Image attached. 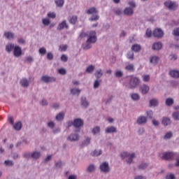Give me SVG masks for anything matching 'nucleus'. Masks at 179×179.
Listing matches in <instances>:
<instances>
[{"mask_svg": "<svg viewBox=\"0 0 179 179\" xmlns=\"http://www.w3.org/2000/svg\"><path fill=\"white\" fill-rule=\"evenodd\" d=\"M80 37H81V38H83V37H88L86 43L83 45V50H89L92 48V44H94V43L97 41V36L95 31H90L87 33L82 32L80 34Z\"/></svg>", "mask_w": 179, "mask_h": 179, "instance_id": "1", "label": "nucleus"}, {"mask_svg": "<svg viewBox=\"0 0 179 179\" xmlns=\"http://www.w3.org/2000/svg\"><path fill=\"white\" fill-rule=\"evenodd\" d=\"M129 78H130L129 80V86L130 89H135V87H137L139 86V84L141 83V80L138 77H135L134 76H129Z\"/></svg>", "mask_w": 179, "mask_h": 179, "instance_id": "2", "label": "nucleus"}, {"mask_svg": "<svg viewBox=\"0 0 179 179\" xmlns=\"http://www.w3.org/2000/svg\"><path fill=\"white\" fill-rule=\"evenodd\" d=\"M121 157L122 159H125L128 157V159H127V163L128 164H131V163H132V162L134 161V159H135L136 156L135 153L129 154L127 152H124L121 154Z\"/></svg>", "mask_w": 179, "mask_h": 179, "instance_id": "3", "label": "nucleus"}, {"mask_svg": "<svg viewBox=\"0 0 179 179\" xmlns=\"http://www.w3.org/2000/svg\"><path fill=\"white\" fill-rule=\"evenodd\" d=\"M164 5L168 9H170V10H176V9L178 8V5H177L176 3L172 2L170 0L165 1Z\"/></svg>", "mask_w": 179, "mask_h": 179, "instance_id": "4", "label": "nucleus"}, {"mask_svg": "<svg viewBox=\"0 0 179 179\" xmlns=\"http://www.w3.org/2000/svg\"><path fill=\"white\" fill-rule=\"evenodd\" d=\"M41 156L40 152H34L31 155L30 153H25L24 155V157L29 159V157H32V159H38Z\"/></svg>", "mask_w": 179, "mask_h": 179, "instance_id": "5", "label": "nucleus"}, {"mask_svg": "<svg viewBox=\"0 0 179 179\" xmlns=\"http://www.w3.org/2000/svg\"><path fill=\"white\" fill-rule=\"evenodd\" d=\"M99 169L103 173H108L110 171V166L107 162H103L100 165Z\"/></svg>", "mask_w": 179, "mask_h": 179, "instance_id": "6", "label": "nucleus"}, {"mask_svg": "<svg viewBox=\"0 0 179 179\" xmlns=\"http://www.w3.org/2000/svg\"><path fill=\"white\" fill-rule=\"evenodd\" d=\"M153 36L157 38H162L164 36V33L161 29H156L153 31Z\"/></svg>", "mask_w": 179, "mask_h": 179, "instance_id": "7", "label": "nucleus"}, {"mask_svg": "<svg viewBox=\"0 0 179 179\" xmlns=\"http://www.w3.org/2000/svg\"><path fill=\"white\" fill-rule=\"evenodd\" d=\"M162 159L164 160H173L174 159V153L173 152H164Z\"/></svg>", "mask_w": 179, "mask_h": 179, "instance_id": "8", "label": "nucleus"}, {"mask_svg": "<svg viewBox=\"0 0 179 179\" xmlns=\"http://www.w3.org/2000/svg\"><path fill=\"white\" fill-rule=\"evenodd\" d=\"M73 125L75 128H81V127H83V120L82 119H76L73 121Z\"/></svg>", "mask_w": 179, "mask_h": 179, "instance_id": "9", "label": "nucleus"}, {"mask_svg": "<svg viewBox=\"0 0 179 179\" xmlns=\"http://www.w3.org/2000/svg\"><path fill=\"white\" fill-rule=\"evenodd\" d=\"M13 54L15 57L19 58L22 55V48L19 46H15Z\"/></svg>", "mask_w": 179, "mask_h": 179, "instance_id": "10", "label": "nucleus"}, {"mask_svg": "<svg viewBox=\"0 0 179 179\" xmlns=\"http://www.w3.org/2000/svg\"><path fill=\"white\" fill-rule=\"evenodd\" d=\"M68 24H66V20H63L57 26V30H63V29H69Z\"/></svg>", "mask_w": 179, "mask_h": 179, "instance_id": "11", "label": "nucleus"}, {"mask_svg": "<svg viewBox=\"0 0 179 179\" xmlns=\"http://www.w3.org/2000/svg\"><path fill=\"white\" fill-rule=\"evenodd\" d=\"M41 81L48 83V82H55V78L44 76L41 78Z\"/></svg>", "mask_w": 179, "mask_h": 179, "instance_id": "12", "label": "nucleus"}, {"mask_svg": "<svg viewBox=\"0 0 179 179\" xmlns=\"http://www.w3.org/2000/svg\"><path fill=\"white\" fill-rule=\"evenodd\" d=\"M140 90L142 94H146V93L149 92L150 88H149V86L144 84L140 87Z\"/></svg>", "mask_w": 179, "mask_h": 179, "instance_id": "13", "label": "nucleus"}, {"mask_svg": "<svg viewBox=\"0 0 179 179\" xmlns=\"http://www.w3.org/2000/svg\"><path fill=\"white\" fill-rule=\"evenodd\" d=\"M169 75L172 78H175L176 79H178L179 78V71L177 70H172L169 72Z\"/></svg>", "mask_w": 179, "mask_h": 179, "instance_id": "14", "label": "nucleus"}, {"mask_svg": "<svg viewBox=\"0 0 179 179\" xmlns=\"http://www.w3.org/2000/svg\"><path fill=\"white\" fill-rule=\"evenodd\" d=\"M105 132L106 134H114V132H117V128L113 126L107 127Z\"/></svg>", "mask_w": 179, "mask_h": 179, "instance_id": "15", "label": "nucleus"}, {"mask_svg": "<svg viewBox=\"0 0 179 179\" xmlns=\"http://www.w3.org/2000/svg\"><path fill=\"white\" fill-rule=\"evenodd\" d=\"M148 118H146V117L140 116L137 120V123H138L139 124H146Z\"/></svg>", "mask_w": 179, "mask_h": 179, "instance_id": "16", "label": "nucleus"}, {"mask_svg": "<svg viewBox=\"0 0 179 179\" xmlns=\"http://www.w3.org/2000/svg\"><path fill=\"white\" fill-rule=\"evenodd\" d=\"M124 15H127V16H131L134 15V9L131 8H126L124 10Z\"/></svg>", "mask_w": 179, "mask_h": 179, "instance_id": "17", "label": "nucleus"}, {"mask_svg": "<svg viewBox=\"0 0 179 179\" xmlns=\"http://www.w3.org/2000/svg\"><path fill=\"white\" fill-rule=\"evenodd\" d=\"M69 141H79V135L78 134H71L69 138Z\"/></svg>", "mask_w": 179, "mask_h": 179, "instance_id": "18", "label": "nucleus"}, {"mask_svg": "<svg viewBox=\"0 0 179 179\" xmlns=\"http://www.w3.org/2000/svg\"><path fill=\"white\" fill-rule=\"evenodd\" d=\"M171 124V120L169 117H163L162 119V124L164 127H167V125H170Z\"/></svg>", "mask_w": 179, "mask_h": 179, "instance_id": "19", "label": "nucleus"}, {"mask_svg": "<svg viewBox=\"0 0 179 179\" xmlns=\"http://www.w3.org/2000/svg\"><path fill=\"white\" fill-rule=\"evenodd\" d=\"M99 10L94 7H92L87 10V15H93L94 13H98Z\"/></svg>", "mask_w": 179, "mask_h": 179, "instance_id": "20", "label": "nucleus"}, {"mask_svg": "<svg viewBox=\"0 0 179 179\" xmlns=\"http://www.w3.org/2000/svg\"><path fill=\"white\" fill-rule=\"evenodd\" d=\"M162 47H163V45L162 44V43L158 42V43H155L153 44L152 45V50H162Z\"/></svg>", "mask_w": 179, "mask_h": 179, "instance_id": "21", "label": "nucleus"}, {"mask_svg": "<svg viewBox=\"0 0 179 179\" xmlns=\"http://www.w3.org/2000/svg\"><path fill=\"white\" fill-rule=\"evenodd\" d=\"M13 50H15V45L14 44L9 43V44L6 45V51H7V52H11V51Z\"/></svg>", "mask_w": 179, "mask_h": 179, "instance_id": "22", "label": "nucleus"}, {"mask_svg": "<svg viewBox=\"0 0 179 179\" xmlns=\"http://www.w3.org/2000/svg\"><path fill=\"white\" fill-rule=\"evenodd\" d=\"M141 45L134 44L131 47V51H134L135 52H139L141 51Z\"/></svg>", "mask_w": 179, "mask_h": 179, "instance_id": "23", "label": "nucleus"}, {"mask_svg": "<svg viewBox=\"0 0 179 179\" xmlns=\"http://www.w3.org/2000/svg\"><path fill=\"white\" fill-rule=\"evenodd\" d=\"M20 83L22 87H27V86H29V80H27L26 78H22Z\"/></svg>", "mask_w": 179, "mask_h": 179, "instance_id": "24", "label": "nucleus"}, {"mask_svg": "<svg viewBox=\"0 0 179 179\" xmlns=\"http://www.w3.org/2000/svg\"><path fill=\"white\" fill-rule=\"evenodd\" d=\"M159 57L157 56H152L150 58V62L151 64H153L154 65H156V64H157V62H159Z\"/></svg>", "mask_w": 179, "mask_h": 179, "instance_id": "25", "label": "nucleus"}, {"mask_svg": "<svg viewBox=\"0 0 179 179\" xmlns=\"http://www.w3.org/2000/svg\"><path fill=\"white\" fill-rule=\"evenodd\" d=\"M69 22L71 23V24H76V22H78V17L76 15H73L71 17H70Z\"/></svg>", "mask_w": 179, "mask_h": 179, "instance_id": "26", "label": "nucleus"}, {"mask_svg": "<svg viewBox=\"0 0 179 179\" xmlns=\"http://www.w3.org/2000/svg\"><path fill=\"white\" fill-rule=\"evenodd\" d=\"M4 36H5V37H6V38H8V40H12V39L15 38V34H13V33L5 32V33H4Z\"/></svg>", "mask_w": 179, "mask_h": 179, "instance_id": "27", "label": "nucleus"}, {"mask_svg": "<svg viewBox=\"0 0 179 179\" xmlns=\"http://www.w3.org/2000/svg\"><path fill=\"white\" fill-rule=\"evenodd\" d=\"M125 69H126V71H129L130 72H134V71H135V67H134V64H129L125 66Z\"/></svg>", "mask_w": 179, "mask_h": 179, "instance_id": "28", "label": "nucleus"}, {"mask_svg": "<svg viewBox=\"0 0 179 179\" xmlns=\"http://www.w3.org/2000/svg\"><path fill=\"white\" fill-rule=\"evenodd\" d=\"M157 104H159V101H157L156 99H153L150 101V106L151 107H156Z\"/></svg>", "mask_w": 179, "mask_h": 179, "instance_id": "29", "label": "nucleus"}, {"mask_svg": "<svg viewBox=\"0 0 179 179\" xmlns=\"http://www.w3.org/2000/svg\"><path fill=\"white\" fill-rule=\"evenodd\" d=\"M95 77L96 78V79H100V78H101V76H103V72L101 71V69L97 70L95 73Z\"/></svg>", "mask_w": 179, "mask_h": 179, "instance_id": "30", "label": "nucleus"}, {"mask_svg": "<svg viewBox=\"0 0 179 179\" xmlns=\"http://www.w3.org/2000/svg\"><path fill=\"white\" fill-rule=\"evenodd\" d=\"M65 117V114L64 113H60L56 116V120L57 121H62L64 117Z\"/></svg>", "mask_w": 179, "mask_h": 179, "instance_id": "31", "label": "nucleus"}, {"mask_svg": "<svg viewBox=\"0 0 179 179\" xmlns=\"http://www.w3.org/2000/svg\"><path fill=\"white\" fill-rule=\"evenodd\" d=\"M13 128L16 130V131H20V129H22V122H17L14 126Z\"/></svg>", "mask_w": 179, "mask_h": 179, "instance_id": "32", "label": "nucleus"}, {"mask_svg": "<svg viewBox=\"0 0 179 179\" xmlns=\"http://www.w3.org/2000/svg\"><path fill=\"white\" fill-rule=\"evenodd\" d=\"M81 104L84 107H87V106H89V102L87 101H86L85 97H82L81 98Z\"/></svg>", "mask_w": 179, "mask_h": 179, "instance_id": "33", "label": "nucleus"}, {"mask_svg": "<svg viewBox=\"0 0 179 179\" xmlns=\"http://www.w3.org/2000/svg\"><path fill=\"white\" fill-rule=\"evenodd\" d=\"M42 23L44 26H48L51 24V21L48 18H43L42 20Z\"/></svg>", "mask_w": 179, "mask_h": 179, "instance_id": "34", "label": "nucleus"}, {"mask_svg": "<svg viewBox=\"0 0 179 179\" xmlns=\"http://www.w3.org/2000/svg\"><path fill=\"white\" fill-rule=\"evenodd\" d=\"M127 58L131 61L134 60V55L133 52H129L127 55Z\"/></svg>", "mask_w": 179, "mask_h": 179, "instance_id": "35", "label": "nucleus"}, {"mask_svg": "<svg viewBox=\"0 0 179 179\" xmlns=\"http://www.w3.org/2000/svg\"><path fill=\"white\" fill-rule=\"evenodd\" d=\"M166 106H173V104H174V100L171 98H169L166 100Z\"/></svg>", "mask_w": 179, "mask_h": 179, "instance_id": "36", "label": "nucleus"}, {"mask_svg": "<svg viewBox=\"0 0 179 179\" xmlns=\"http://www.w3.org/2000/svg\"><path fill=\"white\" fill-rule=\"evenodd\" d=\"M99 19H100V16H99V15H92L90 18V22H96V20H99Z\"/></svg>", "mask_w": 179, "mask_h": 179, "instance_id": "37", "label": "nucleus"}, {"mask_svg": "<svg viewBox=\"0 0 179 179\" xmlns=\"http://www.w3.org/2000/svg\"><path fill=\"white\" fill-rule=\"evenodd\" d=\"M71 94H78V95H79V94H80V90H79V89H72L71 90Z\"/></svg>", "mask_w": 179, "mask_h": 179, "instance_id": "38", "label": "nucleus"}, {"mask_svg": "<svg viewBox=\"0 0 179 179\" xmlns=\"http://www.w3.org/2000/svg\"><path fill=\"white\" fill-rule=\"evenodd\" d=\"M94 71V66L93 65H90L89 66L87 69H86V71L88 73H90L91 72H93Z\"/></svg>", "mask_w": 179, "mask_h": 179, "instance_id": "39", "label": "nucleus"}, {"mask_svg": "<svg viewBox=\"0 0 179 179\" xmlns=\"http://www.w3.org/2000/svg\"><path fill=\"white\" fill-rule=\"evenodd\" d=\"M39 54H41V55H45V54H47V50L45 48H41L39 49Z\"/></svg>", "mask_w": 179, "mask_h": 179, "instance_id": "40", "label": "nucleus"}, {"mask_svg": "<svg viewBox=\"0 0 179 179\" xmlns=\"http://www.w3.org/2000/svg\"><path fill=\"white\" fill-rule=\"evenodd\" d=\"M48 17H50V19H55V17H57V14H55V13L53 12H49L48 13Z\"/></svg>", "mask_w": 179, "mask_h": 179, "instance_id": "41", "label": "nucleus"}, {"mask_svg": "<svg viewBox=\"0 0 179 179\" xmlns=\"http://www.w3.org/2000/svg\"><path fill=\"white\" fill-rule=\"evenodd\" d=\"M64 0H56L55 3L57 6H64Z\"/></svg>", "mask_w": 179, "mask_h": 179, "instance_id": "42", "label": "nucleus"}, {"mask_svg": "<svg viewBox=\"0 0 179 179\" xmlns=\"http://www.w3.org/2000/svg\"><path fill=\"white\" fill-rule=\"evenodd\" d=\"M142 78L143 82H149V80H150V76L149 75H143Z\"/></svg>", "mask_w": 179, "mask_h": 179, "instance_id": "43", "label": "nucleus"}, {"mask_svg": "<svg viewBox=\"0 0 179 179\" xmlns=\"http://www.w3.org/2000/svg\"><path fill=\"white\" fill-rule=\"evenodd\" d=\"M92 156H100V155H101V150H94L92 153H91Z\"/></svg>", "mask_w": 179, "mask_h": 179, "instance_id": "44", "label": "nucleus"}, {"mask_svg": "<svg viewBox=\"0 0 179 179\" xmlns=\"http://www.w3.org/2000/svg\"><path fill=\"white\" fill-rule=\"evenodd\" d=\"M148 168V164H141L138 166L139 170H145Z\"/></svg>", "mask_w": 179, "mask_h": 179, "instance_id": "45", "label": "nucleus"}, {"mask_svg": "<svg viewBox=\"0 0 179 179\" xmlns=\"http://www.w3.org/2000/svg\"><path fill=\"white\" fill-rule=\"evenodd\" d=\"M100 132V127H96L92 129V133L94 135H96V134H99Z\"/></svg>", "mask_w": 179, "mask_h": 179, "instance_id": "46", "label": "nucleus"}, {"mask_svg": "<svg viewBox=\"0 0 179 179\" xmlns=\"http://www.w3.org/2000/svg\"><path fill=\"white\" fill-rule=\"evenodd\" d=\"M131 99L133 100H139V99H140L139 94H136V93L132 94H131Z\"/></svg>", "mask_w": 179, "mask_h": 179, "instance_id": "47", "label": "nucleus"}, {"mask_svg": "<svg viewBox=\"0 0 179 179\" xmlns=\"http://www.w3.org/2000/svg\"><path fill=\"white\" fill-rule=\"evenodd\" d=\"M173 136V133L171 132H168L165 134L164 138V139H170Z\"/></svg>", "mask_w": 179, "mask_h": 179, "instance_id": "48", "label": "nucleus"}, {"mask_svg": "<svg viewBox=\"0 0 179 179\" xmlns=\"http://www.w3.org/2000/svg\"><path fill=\"white\" fill-rule=\"evenodd\" d=\"M173 118L176 120H179V112H175L173 113Z\"/></svg>", "mask_w": 179, "mask_h": 179, "instance_id": "49", "label": "nucleus"}, {"mask_svg": "<svg viewBox=\"0 0 179 179\" xmlns=\"http://www.w3.org/2000/svg\"><path fill=\"white\" fill-rule=\"evenodd\" d=\"M89 143H90V138L87 137L83 143V146H86V145H89Z\"/></svg>", "mask_w": 179, "mask_h": 179, "instance_id": "50", "label": "nucleus"}, {"mask_svg": "<svg viewBox=\"0 0 179 179\" xmlns=\"http://www.w3.org/2000/svg\"><path fill=\"white\" fill-rule=\"evenodd\" d=\"M58 72L60 75H66V70L65 69H59Z\"/></svg>", "mask_w": 179, "mask_h": 179, "instance_id": "51", "label": "nucleus"}, {"mask_svg": "<svg viewBox=\"0 0 179 179\" xmlns=\"http://www.w3.org/2000/svg\"><path fill=\"white\" fill-rule=\"evenodd\" d=\"M122 75H124V73H123L122 71H117L115 72V76H116L117 78H121V76H122Z\"/></svg>", "mask_w": 179, "mask_h": 179, "instance_id": "52", "label": "nucleus"}, {"mask_svg": "<svg viewBox=\"0 0 179 179\" xmlns=\"http://www.w3.org/2000/svg\"><path fill=\"white\" fill-rule=\"evenodd\" d=\"M60 51H65L66 50H68V45H62L59 46Z\"/></svg>", "mask_w": 179, "mask_h": 179, "instance_id": "53", "label": "nucleus"}, {"mask_svg": "<svg viewBox=\"0 0 179 179\" xmlns=\"http://www.w3.org/2000/svg\"><path fill=\"white\" fill-rule=\"evenodd\" d=\"M87 171L89 173H92V171H94V165H90L87 168Z\"/></svg>", "mask_w": 179, "mask_h": 179, "instance_id": "54", "label": "nucleus"}, {"mask_svg": "<svg viewBox=\"0 0 179 179\" xmlns=\"http://www.w3.org/2000/svg\"><path fill=\"white\" fill-rule=\"evenodd\" d=\"M166 179H176V176H174V174L171 173V174H168L166 176Z\"/></svg>", "mask_w": 179, "mask_h": 179, "instance_id": "55", "label": "nucleus"}, {"mask_svg": "<svg viewBox=\"0 0 179 179\" xmlns=\"http://www.w3.org/2000/svg\"><path fill=\"white\" fill-rule=\"evenodd\" d=\"M47 58L48 59H49L50 61H51V59H54V55H52V53L51 52H48L47 54Z\"/></svg>", "mask_w": 179, "mask_h": 179, "instance_id": "56", "label": "nucleus"}, {"mask_svg": "<svg viewBox=\"0 0 179 179\" xmlns=\"http://www.w3.org/2000/svg\"><path fill=\"white\" fill-rule=\"evenodd\" d=\"M61 61L63 62H66V61H68V57L65 55H62L61 57Z\"/></svg>", "mask_w": 179, "mask_h": 179, "instance_id": "57", "label": "nucleus"}, {"mask_svg": "<svg viewBox=\"0 0 179 179\" xmlns=\"http://www.w3.org/2000/svg\"><path fill=\"white\" fill-rule=\"evenodd\" d=\"M145 34H146V36L148 37V38L152 37V30L148 29L146 30Z\"/></svg>", "mask_w": 179, "mask_h": 179, "instance_id": "58", "label": "nucleus"}, {"mask_svg": "<svg viewBox=\"0 0 179 179\" xmlns=\"http://www.w3.org/2000/svg\"><path fill=\"white\" fill-rule=\"evenodd\" d=\"M100 86V81L99 80H95L94 83V89H97V87H99Z\"/></svg>", "mask_w": 179, "mask_h": 179, "instance_id": "59", "label": "nucleus"}, {"mask_svg": "<svg viewBox=\"0 0 179 179\" xmlns=\"http://www.w3.org/2000/svg\"><path fill=\"white\" fill-rule=\"evenodd\" d=\"M5 164L6 166H13V162L10 161V160H6L5 161Z\"/></svg>", "mask_w": 179, "mask_h": 179, "instance_id": "60", "label": "nucleus"}, {"mask_svg": "<svg viewBox=\"0 0 179 179\" xmlns=\"http://www.w3.org/2000/svg\"><path fill=\"white\" fill-rule=\"evenodd\" d=\"M169 59H171V61H176V59H177V55H170Z\"/></svg>", "mask_w": 179, "mask_h": 179, "instance_id": "61", "label": "nucleus"}, {"mask_svg": "<svg viewBox=\"0 0 179 179\" xmlns=\"http://www.w3.org/2000/svg\"><path fill=\"white\" fill-rule=\"evenodd\" d=\"M147 115L149 118H152L153 117V112L152 110L147 111Z\"/></svg>", "mask_w": 179, "mask_h": 179, "instance_id": "62", "label": "nucleus"}, {"mask_svg": "<svg viewBox=\"0 0 179 179\" xmlns=\"http://www.w3.org/2000/svg\"><path fill=\"white\" fill-rule=\"evenodd\" d=\"M129 5L131 6V8H135L136 6V4L134 3V1H129Z\"/></svg>", "mask_w": 179, "mask_h": 179, "instance_id": "63", "label": "nucleus"}, {"mask_svg": "<svg viewBox=\"0 0 179 179\" xmlns=\"http://www.w3.org/2000/svg\"><path fill=\"white\" fill-rule=\"evenodd\" d=\"M173 36H179V28L173 30Z\"/></svg>", "mask_w": 179, "mask_h": 179, "instance_id": "64", "label": "nucleus"}]
</instances>
